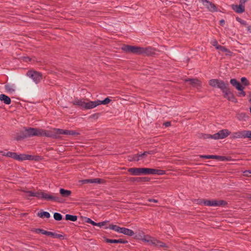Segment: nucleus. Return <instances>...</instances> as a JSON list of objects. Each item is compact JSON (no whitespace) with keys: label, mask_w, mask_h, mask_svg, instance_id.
Segmentation results:
<instances>
[{"label":"nucleus","mask_w":251,"mask_h":251,"mask_svg":"<svg viewBox=\"0 0 251 251\" xmlns=\"http://www.w3.org/2000/svg\"><path fill=\"white\" fill-rule=\"evenodd\" d=\"M155 239L153 237H151L149 235H145L142 239V241L147 242L149 243V245H152L153 244H154V240Z\"/></svg>","instance_id":"nucleus-23"},{"label":"nucleus","mask_w":251,"mask_h":251,"mask_svg":"<svg viewBox=\"0 0 251 251\" xmlns=\"http://www.w3.org/2000/svg\"><path fill=\"white\" fill-rule=\"evenodd\" d=\"M0 100L3 101L6 104H10L11 101L10 98L4 94H1L0 95Z\"/></svg>","instance_id":"nucleus-25"},{"label":"nucleus","mask_w":251,"mask_h":251,"mask_svg":"<svg viewBox=\"0 0 251 251\" xmlns=\"http://www.w3.org/2000/svg\"><path fill=\"white\" fill-rule=\"evenodd\" d=\"M25 60L26 61H30L31 59L29 57H26L25 58Z\"/></svg>","instance_id":"nucleus-59"},{"label":"nucleus","mask_w":251,"mask_h":251,"mask_svg":"<svg viewBox=\"0 0 251 251\" xmlns=\"http://www.w3.org/2000/svg\"><path fill=\"white\" fill-rule=\"evenodd\" d=\"M154 244H153L152 245L155 247H159L161 248H167V246L165 243L162 242L161 241H158L155 239L154 241Z\"/></svg>","instance_id":"nucleus-29"},{"label":"nucleus","mask_w":251,"mask_h":251,"mask_svg":"<svg viewBox=\"0 0 251 251\" xmlns=\"http://www.w3.org/2000/svg\"><path fill=\"white\" fill-rule=\"evenodd\" d=\"M99 113H95L90 116V118L97 119L99 117Z\"/></svg>","instance_id":"nucleus-44"},{"label":"nucleus","mask_w":251,"mask_h":251,"mask_svg":"<svg viewBox=\"0 0 251 251\" xmlns=\"http://www.w3.org/2000/svg\"><path fill=\"white\" fill-rule=\"evenodd\" d=\"M127 171L132 175L140 176L141 175H163L165 171L147 168H130Z\"/></svg>","instance_id":"nucleus-2"},{"label":"nucleus","mask_w":251,"mask_h":251,"mask_svg":"<svg viewBox=\"0 0 251 251\" xmlns=\"http://www.w3.org/2000/svg\"><path fill=\"white\" fill-rule=\"evenodd\" d=\"M27 75L31 78L36 84L40 82L43 78L42 74L36 71H28Z\"/></svg>","instance_id":"nucleus-9"},{"label":"nucleus","mask_w":251,"mask_h":251,"mask_svg":"<svg viewBox=\"0 0 251 251\" xmlns=\"http://www.w3.org/2000/svg\"><path fill=\"white\" fill-rule=\"evenodd\" d=\"M230 83L234 86L238 90H242L244 89V87L238 82L236 79L232 78L230 79Z\"/></svg>","instance_id":"nucleus-20"},{"label":"nucleus","mask_w":251,"mask_h":251,"mask_svg":"<svg viewBox=\"0 0 251 251\" xmlns=\"http://www.w3.org/2000/svg\"><path fill=\"white\" fill-rule=\"evenodd\" d=\"M212 45L213 46L215 47L216 49V47H217L218 46H220L219 45H218V42L216 40H214L212 42Z\"/></svg>","instance_id":"nucleus-52"},{"label":"nucleus","mask_w":251,"mask_h":251,"mask_svg":"<svg viewBox=\"0 0 251 251\" xmlns=\"http://www.w3.org/2000/svg\"><path fill=\"white\" fill-rule=\"evenodd\" d=\"M23 191L25 193V197L27 199H29V197H33L34 196V192L25 190H23Z\"/></svg>","instance_id":"nucleus-35"},{"label":"nucleus","mask_w":251,"mask_h":251,"mask_svg":"<svg viewBox=\"0 0 251 251\" xmlns=\"http://www.w3.org/2000/svg\"><path fill=\"white\" fill-rule=\"evenodd\" d=\"M33 136L40 137V128L32 127L26 128L23 132V136H18L17 139L19 140L21 139Z\"/></svg>","instance_id":"nucleus-4"},{"label":"nucleus","mask_w":251,"mask_h":251,"mask_svg":"<svg viewBox=\"0 0 251 251\" xmlns=\"http://www.w3.org/2000/svg\"><path fill=\"white\" fill-rule=\"evenodd\" d=\"M200 204H203L204 205L208 206H225L227 204L226 201L224 200H200L199 202Z\"/></svg>","instance_id":"nucleus-5"},{"label":"nucleus","mask_w":251,"mask_h":251,"mask_svg":"<svg viewBox=\"0 0 251 251\" xmlns=\"http://www.w3.org/2000/svg\"><path fill=\"white\" fill-rule=\"evenodd\" d=\"M146 154H152L154 153V151H146Z\"/></svg>","instance_id":"nucleus-57"},{"label":"nucleus","mask_w":251,"mask_h":251,"mask_svg":"<svg viewBox=\"0 0 251 251\" xmlns=\"http://www.w3.org/2000/svg\"><path fill=\"white\" fill-rule=\"evenodd\" d=\"M216 49L222 52H226L227 54H228L231 52L230 51L227 49H226L225 47L221 45L216 47Z\"/></svg>","instance_id":"nucleus-33"},{"label":"nucleus","mask_w":251,"mask_h":251,"mask_svg":"<svg viewBox=\"0 0 251 251\" xmlns=\"http://www.w3.org/2000/svg\"><path fill=\"white\" fill-rule=\"evenodd\" d=\"M246 138H249L251 140V130H247Z\"/></svg>","instance_id":"nucleus-48"},{"label":"nucleus","mask_w":251,"mask_h":251,"mask_svg":"<svg viewBox=\"0 0 251 251\" xmlns=\"http://www.w3.org/2000/svg\"><path fill=\"white\" fill-rule=\"evenodd\" d=\"M230 134V131H229L228 129H222L217 133L214 134L213 135H212V137L213 139L215 140L222 139L226 138Z\"/></svg>","instance_id":"nucleus-11"},{"label":"nucleus","mask_w":251,"mask_h":251,"mask_svg":"<svg viewBox=\"0 0 251 251\" xmlns=\"http://www.w3.org/2000/svg\"><path fill=\"white\" fill-rule=\"evenodd\" d=\"M228 85H226L224 89L222 90L224 94V97L227 99L228 100L234 102H237V100L235 98L232 93L230 92L228 88Z\"/></svg>","instance_id":"nucleus-10"},{"label":"nucleus","mask_w":251,"mask_h":251,"mask_svg":"<svg viewBox=\"0 0 251 251\" xmlns=\"http://www.w3.org/2000/svg\"><path fill=\"white\" fill-rule=\"evenodd\" d=\"M57 130H59V128H53L52 130H50L40 129V137L45 136L53 139L59 138V134L57 131Z\"/></svg>","instance_id":"nucleus-6"},{"label":"nucleus","mask_w":251,"mask_h":251,"mask_svg":"<svg viewBox=\"0 0 251 251\" xmlns=\"http://www.w3.org/2000/svg\"><path fill=\"white\" fill-rule=\"evenodd\" d=\"M49 232V231H46V230H45L44 229H43L41 228L40 233H42V234H44V235H48Z\"/></svg>","instance_id":"nucleus-50"},{"label":"nucleus","mask_w":251,"mask_h":251,"mask_svg":"<svg viewBox=\"0 0 251 251\" xmlns=\"http://www.w3.org/2000/svg\"><path fill=\"white\" fill-rule=\"evenodd\" d=\"M118 243L126 244L128 242L127 240H125L123 239H117Z\"/></svg>","instance_id":"nucleus-46"},{"label":"nucleus","mask_w":251,"mask_h":251,"mask_svg":"<svg viewBox=\"0 0 251 251\" xmlns=\"http://www.w3.org/2000/svg\"><path fill=\"white\" fill-rule=\"evenodd\" d=\"M204 6H206L208 10L211 12H215L217 11V8L216 5L209 0H208L205 4Z\"/></svg>","instance_id":"nucleus-22"},{"label":"nucleus","mask_w":251,"mask_h":251,"mask_svg":"<svg viewBox=\"0 0 251 251\" xmlns=\"http://www.w3.org/2000/svg\"><path fill=\"white\" fill-rule=\"evenodd\" d=\"M104 180L102 179L99 178H95L92 179H86L82 180L81 182L83 184H87V183H102Z\"/></svg>","instance_id":"nucleus-15"},{"label":"nucleus","mask_w":251,"mask_h":251,"mask_svg":"<svg viewBox=\"0 0 251 251\" xmlns=\"http://www.w3.org/2000/svg\"><path fill=\"white\" fill-rule=\"evenodd\" d=\"M17 153L16 152H7L6 154H2L3 156L11 157L16 160L17 156Z\"/></svg>","instance_id":"nucleus-34"},{"label":"nucleus","mask_w":251,"mask_h":251,"mask_svg":"<svg viewBox=\"0 0 251 251\" xmlns=\"http://www.w3.org/2000/svg\"><path fill=\"white\" fill-rule=\"evenodd\" d=\"M122 50L126 53H131L136 54H146L150 55L153 53L154 50L151 47L143 48L137 46H132L127 45H124L122 48Z\"/></svg>","instance_id":"nucleus-1"},{"label":"nucleus","mask_w":251,"mask_h":251,"mask_svg":"<svg viewBox=\"0 0 251 251\" xmlns=\"http://www.w3.org/2000/svg\"><path fill=\"white\" fill-rule=\"evenodd\" d=\"M37 216L41 218H49L50 216V214L48 212L43 211L41 212H38L37 214Z\"/></svg>","instance_id":"nucleus-30"},{"label":"nucleus","mask_w":251,"mask_h":251,"mask_svg":"<svg viewBox=\"0 0 251 251\" xmlns=\"http://www.w3.org/2000/svg\"><path fill=\"white\" fill-rule=\"evenodd\" d=\"M85 222L86 223H87L91 224L93 226H98L99 227V225H100L99 223H96V222H95L94 221H93V220H92L91 219H90L89 218H86V219L85 220Z\"/></svg>","instance_id":"nucleus-36"},{"label":"nucleus","mask_w":251,"mask_h":251,"mask_svg":"<svg viewBox=\"0 0 251 251\" xmlns=\"http://www.w3.org/2000/svg\"><path fill=\"white\" fill-rule=\"evenodd\" d=\"M59 134V136L61 134L65 135H79V133L72 130H66V129H59V130H57Z\"/></svg>","instance_id":"nucleus-16"},{"label":"nucleus","mask_w":251,"mask_h":251,"mask_svg":"<svg viewBox=\"0 0 251 251\" xmlns=\"http://www.w3.org/2000/svg\"><path fill=\"white\" fill-rule=\"evenodd\" d=\"M241 81L243 83V84L245 85V86H247L249 84V81L245 77H242L241 79Z\"/></svg>","instance_id":"nucleus-40"},{"label":"nucleus","mask_w":251,"mask_h":251,"mask_svg":"<svg viewBox=\"0 0 251 251\" xmlns=\"http://www.w3.org/2000/svg\"><path fill=\"white\" fill-rule=\"evenodd\" d=\"M72 103L75 105H77L83 109H90L94 108L93 101H89L88 102H85L82 100H79L77 99L73 100Z\"/></svg>","instance_id":"nucleus-7"},{"label":"nucleus","mask_w":251,"mask_h":251,"mask_svg":"<svg viewBox=\"0 0 251 251\" xmlns=\"http://www.w3.org/2000/svg\"><path fill=\"white\" fill-rule=\"evenodd\" d=\"M53 218L56 221H60L62 219V216L61 214L55 212L53 214Z\"/></svg>","instance_id":"nucleus-38"},{"label":"nucleus","mask_w":251,"mask_h":251,"mask_svg":"<svg viewBox=\"0 0 251 251\" xmlns=\"http://www.w3.org/2000/svg\"><path fill=\"white\" fill-rule=\"evenodd\" d=\"M33 197H36L38 199H44L48 201L50 200L58 202H62L61 198H59L58 195L52 196L45 193L43 191L34 192Z\"/></svg>","instance_id":"nucleus-3"},{"label":"nucleus","mask_w":251,"mask_h":251,"mask_svg":"<svg viewBox=\"0 0 251 251\" xmlns=\"http://www.w3.org/2000/svg\"><path fill=\"white\" fill-rule=\"evenodd\" d=\"M148 201L150 202H156V203L158 202V201L157 200L153 199H149Z\"/></svg>","instance_id":"nucleus-55"},{"label":"nucleus","mask_w":251,"mask_h":251,"mask_svg":"<svg viewBox=\"0 0 251 251\" xmlns=\"http://www.w3.org/2000/svg\"><path fill=\"white\" fill-rule=\"evenodd\" d=\"M121 233L130 236H132L134 234V232L132 230L125 227L122 228Z\"/></svg>","instance_id":"nucleus-24"},{"label":"nucleus","mask_w":251,"mask_h":251,"mask_svg":"<svg viewBox=\"0 0 251 251\" xmlns=\"http://www.w3.org/2000/svg\"><path fill=\"white\" fill-rule=\"evenodd\" d=\"M200 158L205 159H215L220 161H228V159L225 156L215 155H201Z\"/></svg>","instance_id":"nucleus-14"},{"label":"nucleus","mask_w":251,"mask_h":251,"mask_svg":"<svg viewBox=\"0 0 251 251\" xmlns=\"http://www.w3.org/2000/svg\"><path fill=\"white\" fill-rule=\"evenodd\" d=\"M129 161H138L140 160L138 153L136 154L129 155L128 157Z\"/></svg>","instance_id":"nucleus-31"},{"label":"nucleus","mask_w":251,"mask_h":251,"mask_svg":"<svg viewBox=\"0 0 251 251\" xmlns=\"http://www.w3.org/2000/svg\"><path fill=\"white\" fill-rule=\"evenodd\" d=\"M144 232L142 231H140L136 235V237L137 239L142 240L143 237H144Z\"/></svg>","instance_id":"nucleus-37"},{"label":"nucleus","mask_w":251,"mask_h":251,"mask_svg":"<svg viewBox=\"0 0 251 251\" xmlns=\"http://www.w3.org/2000/svg\"><path fill=\"white\" fill-rule=\"evenodd\" d=\"M138 155H139V158L140 157H145V156H146L147 155L146 151H144L143 153H141V154L138 153Z\"/></svg>","instance_id":"nucleus-51"},{"label":"nucleus","mask_w":251,"mask_h":251,"mask_svg":"<svg viewBox=\"0 0 251 251\" xmlns=\"http://www.w3.org/2000/svg\"><path fill=\"white\" fill-rule=\"evenodd\" d=\"M250 112H251V107H250Z\"/></svg>","instance_id":"nucleus-64"},{"label":"nucleus","mask_w":251,"mask_h":251,"mask_svg":"<svg viewBox=\"0 0 251 251\" xmlns=\"http://www.w3.org/2000/svg\"><path fill=\"white\" fill-rule=\"evenodd\" d=\"M244 89L242 90H239L240 92L239 93L238 96L240 97H245L246 96V93L243 91Z\"/></svg>","instance_id":"nucleus-47"},{"label":"nucleus","mask_w":251,"mask_h":251,"mask_svg":"<svg viewBox=\"0 0 251 251\" xmlns=\"http://www.w3.org/2000/svg\"><path fill=\"white\" fill-rule=\"evenodd\" d=\"M77 217L75 215H72L70 214H66L65 215V219L66 220H70L72 222H75L77 220Z\"/></svg>","instance_id":"nucleus-32"},{"label":"nucleus","mask_w":251,"mask_h":251,"mask_svg":"<svg viewBox=\"0 0 251 251\" xmlns=\"http://www.w3.org/2000/svg\"><path fill=\"white\" fill-rule=\"evenodd\" d=\"M163 125L165 126L166 127H168L171 126V124L170 122H166L163 124Z\"/></svg>","instance_id":"nucleus-53"},{"label":"nucleus","mask_w":251,"mask_h":251,"mask_svg":"<svg viewBox=\"0 0 251 251\" xmlns=\"http://www.w3.org/2000/svg\"><path fill=\"white\" fill-rule=\"evenodd\" d=\"M48 236H50L54 238L63 239L64 235L63 234H58L55 232L49 231Z\"/></svg>","instance_id":"nucleus-28"},{"label":"nucleus","mask_w":251,"mask_h":251,"mask_svg":"<svg viewBox=\"0 0 251 251\" xmlns=\"http://www.w3.org/2000/svg\"><path fill=\"white\" fill-rule=\"evenodd\" d=\"M150 180V178L148 177H130L129 179V181L132 182H144L149 181Z\"/></svg>","instance_id":"nucleus-17"},{"label":"nucleus","mask_w":251,"mask_h":251,"mask_svg":"<svg viewBox=\"0 0 251 251\" xmlns=\"http://www.w3.org/2000/svg\"><path fill=\"white\" fill-rule=\"evenodd\" d=\"M105 229L110 228L112 229L115 231L121 233V229L122 227H121L117 225H114L113 224L110 225L109 226H105Z\"/></svg>","instance_id":"nucleus-27"},{"label":"nucleus","mask_w":251,"mask_h":251,"mask_svg":"<svg viewBox=\"0 0 251 251\" xmlns=\"http://www.w3.org/2000/svg\"><path fill=\"white\" fill-rule=\"evenodd\" d=\"M6 89L10 92H13L15 91V90L11 87L9 85H6L5 86Z\"/></svg>","instance_id":"nucleus-45"},{"label":"nucleus","mask_w":251,"mask_h":251,"mask_svg":"<svg viewBox=\"0 0 251 251\" xmlns=\"http://www.w3.org/2000/svg\"><path fill=\"white\" fill-rule=\"evenodd\" d=\"M59 192L63 197H68L72 193L70 190H65L63 188L60 189Z\"/></svg>","instance_id":"nucleus-26"},{"label":"nucleus","mask_w":251,"mask_h":251,"mask_svg":"<svg viewBox=\"0 0 251 251\" xmlns=\"http://www.w3.org/2000/svg\"><path fill=\"white\" fill-rule=\"evenodd\" d=\"M232 9L237 13H242L245 11V6L244 5H232Z\"/></svg>","instance_id":"nucleus-19"},{"label":"nucleus","mask_w":251,"mask_h":251,"mask_svg":"<svg viewBox=\"0 0 251 251\" xmlns=\"http://www.w3.org/2000/svg\"><path fill=\"white\" fill-rule=\"evenodd\" d=\"M111 101V100L109 99L108 98H105L103 100H97L96 101H93L94 102V108L96 107V106L100 105V104H107L109 103Z\"/></svg>","instance_id":"nucleus-21"},{"label":"nucleus","mask_w":251,"mask_h":251,"mask_svg":"<svg viewBox=\"0 0 251 251\" xmlns=\"http://www.w3.org/2000/svg\"><path fill=\"white\" fill-rule=\"evenodd\" d=\"M38 156H32L28 154H17L16 160L24 161V160H37Z\"/></svg>","instance_id":"nucleus-12"},{"label":"nucleus","mask_w":251,"mask_h":251,"mask_svg":"<svg viewBox=\"0 0 251 251\" xmlns=\"http://www.w3.org/2000/svg\"><path fill=\"white\" fill-rule=\"evenodd\" d=\"M248 30L250 32H251V26H248Z\"/></svg>","instance_id":"nucleus-60"},{"label":"nucleus","mask_w":251,"mask_h":251,"mask_svg":"<svg viewBox=\"0 0 251 251\" xmlns=\"http://www.w3.org/2000/svg\"><path fill=\"white\" fill-rule=\"evenodd\" d=\"M236 20L243 25H247L246 21L240 19L239 17L236 18Z\"/></svg>","instance_id":"nucleus-42"},{"label":"nucleus","mask_w":251,"mask_h":251,"mask_svg":"<svg viewBox=\"0 0 251 251\" xmlns=\"http://www.w3.org/2000/svg\"><path fill=\"white\" fill-rule=\"evenodd\" d=\"M249 199H250V200H251V195L248 197Z\"/></svg>","instance_id":"nucleus-63"},{"label":"nucleus","mask_w":251,"mask_h":251,"mask_svg":"<svg viewBox=\"0 0 251 251\" xmlns=\"http://www.w3.org/2000/svg\"><path fill=\"white\" fill-rule=\"evenodd\" d=\"M204 5L207 2L208 0H199Z\"/></svg>","instance_id":"nucleus-58"},{"label":"nucleus","mask_w":251,"mask_h":251,"mask_svg":"<svg viewBox=\"0 0 251 251\" xmlns=\"http://www.w3.org/2000/svg\"><path fill=\"white\" fill-rule=\"evenodd\" d=\"M247 0H240L239 4L244 5V4Z\"/></svg>","instance_id":"nucleus-54"},{"label":"nucleus","mask_w":251,"mask_h":251,"mask_svg":"<svg viewBox=\"0 0 251 251\" xmlns=\"http://www.w3.org/2000/svg\"><path fill=\"white\" fill-rule=\"evenodd\" d=\"M247 130H243L233 132L230 137V139L246 138Z\"/></svg>","instance_id":"nucleus-13"},{"label":"nucleus","mask_w":251,"mask_h":251,"mask_svg":"<svg viewBox=\"0 0 251 251\" xmlns=\"http://www.w3.org/2000/svg\"><path fill=\"white\" fill-rule=\"evenodd\" d=\"M31 231L36 233H40L41 228H33Z\"/></svg>","instance_id":"nucleus-49"},{"label":"nucleus","mask_w":251,"mask_h":251,"mask_svg":"<svg viewBox=\"0 0 251 251\" xmlns=\"http://www.w3.org/2000/svg\"><path fill=\"white\" fill-rule=\"evenodd\" d=\"M108 223H109L108 221H103V222H100L99 223V224H100L99 227H101L102 226H106L107 225V224Z\"/></svg>","instance_id":"nucleus-43"},{"label":"nucleus","mask_w":251,"mask_h":251,"mask_svg":"<svg viewBox=\"0 0 251 251\" xmlns=\"http://www.w3.org/2000/svg\"><path fill=\"white\" fill-rule=\"evenodd\" d=\"M105 241L107 243H118L117 239H110L106 238L105 239Z\"/></svg>","instance_id":"nucleus-39"},{"label":"nucleus","mask_w":251,"mask_h":251,"mask_svg":"<svg viewBox=\"0 0 251 251\" xmlns=\"http://www.w3.org/2000/svg\"><path fill=\"white\" fill-rule=\"evenodd\" d=\"M225 23V20L223 19L220 21V25H221L222 26H223L224 25Z\"/></svg>","instance_id":"nucleus-56"},{"label":"nucleus","mask_w":251,"mask_h":251,"mask_svg":"<svg viewBox=\"0 0 251 251\" xmlns=\"http://www.w3.org/2000/svg\"><path fill=\"white\" fill-rule=\"evenodd\" d=\"M209 85L213 88H219L222 91L228 84L218 79H211L209 81Z\"/></svg>","instance_id":"nucleus-8"},{"label":"nucleus","mask_w":251,"mask_h":251,"mask_svg":"<svg viewBox=\"0 0 251 251\" xmlns=\"http://www.w3.org/2000/svg\"><path fill=\"white\" fill-rule=\"evenodd\" d=\"M201 137L203 139H213L212 135L208 134H202Z\"/></svg>","instance_id":"nucleus-41"},{"label":"nucleus","mask_w":251,"mask_h":251,"mask_svg":"<svg viewBox=\"0 0 251 251\" xmlns=\"http://www.w3.org/2000/svg\"><path fill=\"white\" fill-rule=\"evenodd\" d=\"M186 82H189L193 86L196 87H200L201 85V81L197 78H188L185 79Z\"/></svg>","instance_id":"nucleus-18"},{"label":"nucleus","mask_w":251,"mask_h":251,"mask_svg":"<svg viewBox=\"0 0 251 251\" xmlns=\"http://www.w3.org/2000/svg\"><path fill=\"white\" fill-rule=\"evenodd\" d=\"M6 152H5L2 151H0V153L2 155V154H6Z\"/></svg>","instance_id":"nucleus-62"},{"label":"nucleus","mask_w":251,"mask_h":251,"mask_svg":"<svg viewBox=\"0 0 251 251\" xmlns=\"http://www.w3.org/2000/svg\"><path fill=\"white\" fill-rule=\"evenodd\" d=\"M245 173H249V174H251V170H249V171H247L245 172Z\"/></svg>","instance_id":"nucleus-61"}]
</instances>
